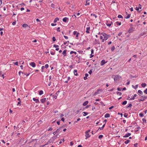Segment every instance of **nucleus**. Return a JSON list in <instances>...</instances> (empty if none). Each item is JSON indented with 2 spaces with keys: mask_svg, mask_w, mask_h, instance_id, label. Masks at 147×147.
<instances>
[{
  "mask_svg": "<svg viewBox=\"0 0 147 147\" xmlns=\"http://www.w3.org/2000/svg\"><path fill=\"white\" fill-rule=\"evenodd\" d=\"M112 78H113L114 79V80L115 81L119 80L121 78V76H120L119 75H116L115 76L114 75L112 76Z\"/></svg>",
  "mask_w": 147,
  "mask_h": 147,
  "instance_id": "obj_1",
  "label": "nucleus"
},
{
  "mask_svg": "<svg viewBox=\"0 0 147 147\" xmlns=\"http://www.w3.org/2000/svg\"><path fill=\"white\" fill-rule=\"evenodd\" d=\"M104 36V39L102 40V42L104 41V40H107L109 37H110V36L109 35H108L106 34H105L103 35Z\"/></svg>",
  "mask_w": 147,
  "mask_h": 147,
  "instance_id": "obj_2",
  "label": "nucleus"
},
{
  "mask_svg": "<svg viewBox=\"0 0 147 147\" xmlns=\"http://www.w3.org/2000/svg\"><path fill=\"white\" fill-rule=\"evenodd\" d=\"M141 97L143 98V99H139L138 100L139 102L141 101H144L147 98V96H141Z\"/></svg>",
  "mask_w": 147,
  "mask_h": 147,
  "instance_id": "obj_3",
  "label": "nucleus"
},
{
  "mask_svg": "<svg viewBox=\"0 0 147 147\" xmlns=\"http://www.w3.org/2000/svg\"><path fill=\"white\" fill-rule=\"evenodd\" d=\"M59 92L60 91L59 90H58L57 92L53 96V98H55V99H56L57 98V96L58 95Z\"/></svg>",
  "mask_w": 147,
  "mask_h": 147,
  "instance_id": "obj_4",
  "label": "nucleus"
},
{
  "mask_svg": "<svg viewBox=\"0 0 147 147\" xmlns=\"http://www.w3.org/2000/svg\"><path fill=\"white\" fill-rule=\"evenodd\" d=\"M90 27L89 26L86 27V32L87 33L89 34L90 33Z\"/></svg>",
  "mask_w": 147,
  "mask_h": 147,
  "instance_id": "obj_5",
  "label": "nucleus"
},
{
  "mask_svg": "<svg viewBox=\"0 0 147 147\" xmlns=\"http://www.w3.org/2000/svg\"><path fill=\"white\" fill-rule=\"evenodd\" d=\"M61 127H60L59 129H58L56 131L54 132L53 133V134L54 135H55L57 133H58L60 130H61Z\"/></svg>",
  "mask_w": 147,
  "mask_h": 147,
  "instance_id": "obj_6",
  "label": "nucleus"
},
{
  "mask_svg": "<svg viewBox=\"0 0 147 147\" xmlns=\"http://www.w3.org/2000/svg\"><path fill=\"white\" fill-rule=\"evenodd\" d=\"M33 100L35 102L37 103H39L40 102L38 99H36L34 98H33Z\"/></svg>",
  "mask_w": 147,
  "mask_h": 147,
  "instance_id": "obj_7",
  "label": "nucleus"
},
{
  "mask_svg": "<svg viewBox=\"0 0 147 147\" xmlns=\"http://www.w3.org/2000/svg\"><path fill=\"white\" fill-rule=\"evenodd\" d=\"M30 65L33 67H34L36 66L35 63L34 62L30 63Z\"/></svg>",
  "mask_w": 147,
  "mask_h": 147,
  "instance_id": "obj_8",
  "label": "nucleus"
},
{
  "mask_svg": "<svg viewBox=\"0 0 147 147\" xmlns=\"http://www.w3.org/2000/svg\"><path fill=\"white\" fill-rule=\"evenodd\" d=\"M131 135V134L130 133H128L127 134H126L124 136H123V138H127L129 136H130Z\"/></svg>",
  "mask_w": 147,
  "mask_h": 147,
  "instance_id": "obj_9",
  "label": "nucleus"
},
{
  "mask_svg": "<svg viewBox=\"0 0 147 147\" xmlns=\"http://www.w3.org/2000/svg\"><path fill=\"white\" fill-rule=\"evenodd\" d=\"M106 62L105 61V60H102L100 64L101 65H104Z\"/></svg>",
  "mask_w": 147,
  "mask_h": 147,
  "instance_id": "obj_10",
  "label": "nucleus"
},
{
  "mask_svg": "<svg viewBox=\"0 0 147 147\" xmlns=\"http://www.w3.org/2000/svg\"><path fill=\"white\" fill-rule=\"evenodd\" d=\"M68 20V18L67 17H65L63 19V21L65 22H66L67 20Z\"/></svg>",
  "mask_w": 147,
  "mask_h": 147,
  "instance_id": "obj_11",
  "label": "nucleus"
},
{
  "mask_svg": "<svg viewBox=\"0 0 147 147\" xmlns=\"http://www.w3.org/2000/svg\"><path fill=\"white\" fill-rule=\"evenodd\" d=\"M85 136L86 137L85 139H87L88 138H89L90 136L89 135V134L86 133Z\"/></svg>",
  "mask_w": 147,
  "mask_h": 147,
  "instance_id": "obj_12",
  "label": "nucleus"
},
{
  "mask_svg": "<svg viewBox=\"0 0 147 147\" xmlns=\"http://www.w3.org/2000/svg\"><path fill=\"white\" fill-rule=\"evenodd\" d=\"M67 50H64L62 53V54L64 55V56H65L66 55V52L67 51Z\"/></svg>",
  "mask_w": 147,
  "mask_h": 147,
  "instance_id": "obj_13",
  "label": "nucleus"
},
{
  "mask_svg": "<svg viewBox=\"0 0 147 147\" xmlns=\"http://www.w3.org/2000/svg\"><path fill=\"white\" fill-rule=\"evenodd\" d=\"M77 70L76 69H75L74 71V75L75 76H77L78 75V74L77 73Z\"/></svg>",
  "mask_w": 147,
  "mask_h": 147,
  "instance_id": "obj_14",
  "label": "nucleus"
},
{
  "mask_svg": "<svg viewBox=\"0 0 147 147\" xmlns=\"http://www.w3.org/2000/svg\"><path fill=\"white\" fill-rule=\"evenodd\" d=\"M46 100V98H45L41 99L40 100V101L42 103H43L45 102V101Z\"/></svg>",
  "mask_w": 147,
  "mask_h": 147,
  "instance_id": "obj_15",
  "label": "nucleus"
},
{
  "mask_svg": "<svg viewBox=\"0 0 147 147\" xmlns=\"http://www.w3.org/2000/svg\"><path fill=\"white\" fill-rule=\"evenodd\" d=\"M110 116V115L109 113H107L105 115V118H107L109 117Z\"/></svg>",
  "mask_w": 147,
  "mask_h": 147,
  "instance_id": "obj_16",
  "label": "nucleus"
},
{
  "mask_svg": "<svg viewBox=\"0 0 147 147\" xmlns=\"http://www.w3.org/2000/svg\"><path fill=\"white\" fill-rule=\"evenodd\" d=\"M88 103V101H86L83 103V105L84 106H85Z\"/></svg>",
  "mask_w": 147,
  "mask_h": 147,
  "instance_id": "obj_17",
  "label": "nucleus"
},
{
  "mask_svg": "<svg viewBox=\"0 0 147 147\" xmlns=\"http://www.w3.org/2000/svg\"><path fill=\"white\" fill-rule=\"evenodd\" d=\"M0 76L2 77L3 78H4V75L3 74V72L2 71L0 72Z\"/></svg>",
  "mask_w": 147,
  "mask_h": 147,
  "instance_id": "obj_18",
  "label": "nucleus"
},
{
  "mask_svg": "<svg viewBox=\"0 0 147 147\" xmlns=\"http://www.w3.org/2000/svg\"><path fill=\"white\" fill-rule=\"evenodd\" d=\"M115 24H116L117 25H120L121 24V22H117L115 23Z\"/></svg>",
  "mask_w": 147,
  "mask_h": 147,
  "instance_id": "obj_19",
  "label": "nucleus"
},
{
  "mask_svg": "<svg viewBox=\"0 0 147 147\" xmlns=\"http://www.w3.org/2000/svg\"><path fill=\"white\" fill-rule=\"evenodd\" d=\"M59 20V19L58 18H55V19H54V23H56L57 22V21H58Z\"/></svg>",
  "mask_w": 147,
  "mask_h": 147,
  "instance_id": "obj_20",
  "label": "nucleus"
},
{
  "mask_svg": "<svg viewBox=\"0 0 147 147\" xmlns=\"http://www.w3.org/2000/svg\"><path fill=\"white\" fill-rule=\"evenodd\" d=\"M133 32V29L132 28H130L129 29L128 31V32L129 33H131Z\"/></svg>",
  "mask_w": 147,
  "mask_h": 147,
  "instance_id": "obj_21",
  "label": "nucleus"
},
{
  "mask_svg": "<svg viewBox=\"0 0 147 147\" xmlns=\"http://www.w3.org/2000/svg\"><path fill=\"white\" fill-rule=\"evenodd\" d=\"M83 115L84 116H86L88 114V113L87 112H84L82 113Z\"/></svg>",
  "mask_w": 147,
  "mask_h": 147,
  "instance_id": "obj_22",
  "label": "nucleus"
},
{
  "mask_svg": "<svg viewBox=\"0 0 147 147\" xmlns=\"http://www.w3.org/2000/svg\"><path fill=\"white\" fill-rule=\"evenodd\" d=\"M146 86V83H142L141 84V86L142 87L144 88Z\"/></svg>",
  "mask_w": 147,
  "mask_h": 147,
  "instance_id": "obj_23",
  "label": "nucleus"
},
{
  "mask_svg": "<svg viewBox=\"0 0 147 147\" xmlns=\"http://www.w3.org/2000/svg\"><path fill=\"white\" fill-rule=\"evenodd\" d=\"M80 34V33L78 32L77 34L76 35V38L77 39H78V36Z\"/></svg>",
  "mask_w": 147,
  "mask_h": 147,
  "instance_id": "obj_24",
  "label": "nucleus"
},
{
  "mask_svg": "<svg viewBox=\"0 0 147 147\" xmlns=\"http://www.w3.org/2000/svg\"><path fill=\"white\" fill-rule=\"evenodd\" d=\"M130 142V140H127L126 141H125L124 142V143L125 144H128L129 142Z\"/></svg>",
  "mask_w": 147,
  "mask_h": 147,
  "instance_id": "obj_25",
  "label": "nucleus"
},
{
  "mask_svg": "<svg viewBox=\"0 0 147 147\" xmlns=\"http://www.w3.org/2000/svg\"><path fill=\"white\" fill-rule=\"evenodd\" d=\"M136 94H134L133 96V97L131 98V99H132V100H134L135 99V97H136L137 96Z\"/></svg>",
  "mask_w": 147,
  "mask_h": 147,
  "instance_id": "obj_26",
  "label": "nucleus"
},
{
  "mask_svg": "<svg viewBox=\"0 0 147 147\" xmlns=\"http://www.w3.org/2000/svg\"><path fill=\"white\" fill-rule=\"evenodd\" d=\"M127 103V101L126 100H125L122 103V105H125Z\"/></svg>",
  "mask_w": 147,
  "mask_h": 147,
  "instance_id": "obj_27",
  "label": "nucleus"
},
{
  "mask_svg": "<svg viewBox=\"0 0 147 147\" xmlns=\"http://www.w3.org/2000/svg\"><path fill=\"white\" fill-rule=\"evenodd\" d=\"M138 92L139 94H143L141 90H139L138 91Z\"/></svg>",
  "mask_w": 147,
  "mask_h": 147,
  "instance_id": "obj_28",
  "label": "nucleus"
},
{
  "mask_svg": "<svg viewBox=\"0 0 147 147\" xmlns=\"http://www.w3.org/2000/svg\"><path fill=\"white\" fill-rule=\"evenodd\" d=\"M28 26V25L27 24H24L23 25H22V26L23 27H26L27 26Z\"/></svg>",
  "mask_w": 147,
  "mask_h": 147,
  "instance_id": "obj_29",
  "label": "nucleus"
},
{
  "mask_svg": "<svg viewBox=\"0 0 147 147\" xmlns=\"http://www.w3.org/2000/svg\"><path fill=\"white\" fill-rule=\"evenodd\" d=\"M130 15H131L130 14H128L127 16V17H125V18L126 19L129 18L130 17Z\"/></svg>",
  "mask_w": 147,
  "mask_h": 147,
  "instance_id": "obj_30",
  "label": "nucleus"
},
{
  "mask_svg": "<svg viewBox=\"0 0 147 147\" xmlns=\"http://www.w3.org/2000/svg\"><path fill=\"white\" fill-rule=\"evenodd\" d=\"M138 85H136L135 86H134V85H132V87L136 89L138 87Z\"/></svg>",
  "mask_w": 147,
  "mask_h": 147,
  "instance_id": "obj_31",
  "label": "nucleus"
},
{
  "mask_svg": "<svg viewBox=\"0 0 147 147\" xmlns=\"http://www.w3.org/2000/svg\"><path fill=\"white\" fill-rule=\"evenodd\" d=\"M43 94V91L42 90H40L39 91V94L40 95H41Z\"/></svg>",
  "mask_w": 147,
  "mask_h": 147,
  "instance_id": "obj_32",
  "label": "nucleus"
},
{
  "mask_svg": "<svg viewBox=\"0 0 147 147\" xmlns=\"http://www.w3.org/2000/svg\"><path fill=\"white\" fill-rule=\"evenodd\" d=\"M72 53H74L75 55H76L77 54V53L76 52L71 51L70 52V54H71Z\"/></svg>",
  "mask_w": 147,
  "mask_h": 147,
  "instance_id": "obj_33",
  "label": "nucleus"
},
{
  "mask_svg": "<svg viewBox=\"0 0 147 147\" xmlns=\"http://www.w3.org/2000/svg\"><path fill=\"white\" fill-rule=\"evenodd\" d=\"M111 23H108L107 24V25L109 27H110L111 26V24H112V22H111Z\"/></svg>",
  "mask_w": 147,
  "mask_h": 147,
  "instance_id": "obj_34",
  "label": "nucleus"
},
{
  "mask_svg": "<svg viewBox=\"0 0 147 147\" xmlns=\"http://www.w3.org/2000/svg\"><path fill=\"white\" fill-rule=\"evenodd\" d=\"M87 0H86V4H85V5L86 6L88 5H89L90 4V3L89 2H87Z\"/></svg>",
  "mask_w": 147,
  "mask_h": 147,
  "instance_id": "obj_35",
  "label": "nucleus"
},
{
  "mask_svg": "<svg viewBox=\"0 0 147 147\" xmlns=\"http://www.w3.org/2000/svg\"><path fill=\"white\" fill-rule=\"evenodd\" d=\"M115 49V47L114 46H113L111 47V51H114V50Z\"/></svg>",
  "mask_w": 147,
  "mask_h": 147,
  "instance_id": "obj_36",
  "label": "nucleus"
},
{
  "mask_svg": "<svg viewBox=\"0 0 147 147\" xmlns=\"http://www.w3.org/2000/svg\"><path fill=\"white\" fill-rule=\"evenodd\" d=\"M128 115V114L127 113H125L124 114V116L125 117H127Z\"/></svg>",
  "mask_w": 147,
  "mask_h": 147,
  "instance_id": "obj_37",
  "label": "nucleus"
},
{
  "mask_svg": "<svg viewBox=\"0 0 147 147\" xmlns=\"http://www.w3.org/2000/svg\"><path fill=\"white\" fill-rule=\"evenodd\" d=\"M117 94L118 95H119L120 96H121L122 95V93L121 92H117Z\"/></svg>",
  "mask_w": 147,
  "mask_h": 147,
  "instance_id": "obj_38",
  "label": "nucleus"
},
{
  "mask_svg": "<svg viewBox=\"0 0 147 147\" xmlns=\"http://www.w3.org/2000/svg\"><path fill=\"white\" fill-rule=\"evenodd\" d=\"M139 116L140 117H143V116H144V115L142 113H140L139 114Z\"/></svg>",
  "mask_w": 147,
  "mask_h": 147,
  "instance_id": "obj_39",
  "label": "nucleus"
},
{
  "mask_svg": "<svg viewBox=\"0 0 147 147\" xmlns=\"http://www.w3.org/2000/svg\"><path fill=\"white\" fill-rule=\"evenodd\" d=\"M91 15L93 16H94L95 18H96L97 17V16L94 14L92 13V14H91Z\"/></svg>",
  "mask_w": 147,
  "mask_h": 147,
  "instance_id": "obj_40",
  "label": "nucleus"
},
{
  "mask_svg": "<svg viewBox=\"0 0 147 147\" xmlns=\"http://www.w3.org/2000/svg\"><path fill=\"white\" fill-rule=\"evenodd\" d=\"M142 120L143 122L145 123H146V120L145 118H143L142 119Z\"/></svg>",
  "mask_w": 147,
  "mask_h": 147,
  "instance_id": "obj_41",
  "label": "nucleus"
},
{
  "mask_svg": "<svg viewBox=\"0 0 147 147\" xmlns=\"http://www.w3.org/2000/svg\"><path fill=\"white\" fill-rule=\"evenodd\" d=\"M144 92L146 94H147V88H146L144 91Z\"/></svg>",
  "mask_w": 147,
  "mask_h": 147,
  "instance_id": "obj_42",
  "label": "nucleus"
},
{
  "mask_svg": "<svg viewBox=\"0 0 147 147\" xmlns=\"http://www.w3.org/2000/svg\"><path fill=\"white\" fill-rule=\"evenodd\" d=\"M92 69H91L88 72V73L90 74H91L92 73Z\"/></svg>",
  "mask_w": 147,
  "mask_h": 147,
  "instance_id": "obj_43",
  "label": "nucleus"
},
{
  "mask_svg": "<svg viewBox=\"0 0 147 147\" xmlns=\"http://www.w3.org/2000/svg\"><path fill=\"white\" fill-rule=\"evenodd\" d=\"M103 137V136L102 135H99L98 136V138L100 139L101 138H102Z\"/></svg>",
  "mask_w": 147,
  "mask_h": 147,
  "instance_id": "obj_44",
  "label": "nucleus"
},
{
  "mask_svg": "<svg viewBox=\"0 0 147 147\" xmlns=\"http://www.w3.org/2000/svg\"><path fill=\"white\" fill-rule=\"evenodd\" d=\"M118 18H123V17L121 15H119L118 16Z\"/></svg>",
  "mask_w": 147,
  "mask_h": 147,
  "instance_id": "obj_45",
  "label": "nucleus"
},
{
  "mask_svg": "<svg viewBox=\"0 0 147 147\" xmlns=\"http://www.w3.org/2000/svg\"><path fill=\"white\" fill-rule=\"evenodd\" d=\"M59 46L58 45H53V47H55L56 48H57V47H59Z\"/></svg>",
  "mask_w": 147,
  "mask_h": 147,
  "instance_id": "obj_46",
  "label": "nucleus"
},
{
  "mask_svg": "<svg viewBox=\"0 0 147 147\" xmlns=\"http://www.w3.org/2000/svg\"><path fill=\"white\" fill-rule=\"evenodd\" d=\"M49 67V65L48 64H46L45 65V67L47 69Z\"/></svg>",
  "mask_w": 147,
  "mask_h": 147,
  "instance_id": "obj_47",
  "label": "nucleus"
},
{
  "mask_svg": "<svg viewBox=\"0 0 147 147\" xmlns=\"http://www.w3.org/2000/svg\"><path fill=\"white\" fill-rule=\"evenodd\" d=\"M19 62V64H23L24 63V61H20Z\"/></svg>",
  "mask_w": 147,
  "mask_h": 147,
  "instance_id": "obj_48",
  "label": "nucleus"
},
{
  "mask_svg": "<svg viewBox=\"0 0 147 147\" xmlns=\"http://www.w3.org/2000/svg\"><path fill=\"white\" fill-rule=\"evenodd\" d=\"M78 33L77 31H74L73 32V34L74 35H76Z\"/></svg>",
  "mask_w": 147,
  "mask_h": 147,
  "instance_id": "obj_49",
  "label": "nucleus"
},
{
  "mask_svg": "<svg viewBox=\"0 0 147 147\" xmlns=\"http://www.w3.org/2000/svg\"><path fill=\"white\" fill-rule=\"evenodd\" d=\"M52 39H53V41H55L56 40L55 37L54 36L53 37Z\"/></svg>",
  "mask_w": 147,
  "mask_h": 147,
  "instance_id": "obj_50",
  "label": "nucleus"
},
{
  "mask_svg": "<svg viewBox=\"0 0 147 147\" xmlns=\"http://www.w3.org/2000/svg\"><path fill=\"white\" fill-rule=\"evenodd\" d=\"M14 63V64L15 65H18V61H16L15 63Z\"/></svg>",
  "mask_w": 147,
  "mask_h": 147,
  "instance_id": "obj_51",
  "label": "nucleus"
},
{
  "mask_svg": "<svg viewBox=\"0 0 147 147\" xmlns=\"http://www.w3.org/2000/svg\"><path fill=\"white\" fill-rule=\"evenodd\" d=\"M60 27H58L57 29V31L59 32H60Z\"/></svg>",
  "mask_w": 147,
  "mask_h": 147,
  "instance_id": "obj_52",
  "label": "nucleus"
},
{
  "mask_svg": "<svg viewBox=\"0 0 147 147\" xmlns=\"http://www.w3.org/2000/svg\"><path fill=\"white\" fill-rule=\"evenodd\" d=\"M117 90L118 91H121L122 90V88H117Z\"/></svg>",
  "mask_w": 147,
  "mask_h": 147,
  "instance_id": "obj_53",
  "label": "nucleus"
},
{
  "mask_svg": "<svg viewBox=\"0 0 147 147\" xmlns=\"http://www.w3.org/2000/svg\"><path fill=\"white\" fill-rule=\"evenodd\" d=\"M45 67L44 66H42L41 67V69H42V72H43V69H44L45 68Z\"/></svg>",
  "mask_w": 147,
  "mask_h": 147,
  "instance_id": "obj_54",
  "label": "nucleus"
},
{
  "mask_svg": "<svg viewBox=\"0 0 147 147\" xmlns=\"http://www.w3.org/2000/svg\"><path fill=\"white\" fill-rule=\"evenodd\" d=\"M134 146L135 147H138L137 143H136L134 144Z\"/></svg>",
  "mask_w": 147,
  "mask_h": 147,
  "instance_id": "obj_55",
  "label": "nucleus"
},
{
  "mask_svg": "<svg viewBox=\"0 0 147 147\" xmlns=\"http://www.w3.org/2000/svg\"><path fill=\"white\" fill-rule=\"evenodd\" d=\"M51 54L52 55H54L55 54V52H52V51H51Z\"/></svg>",
  "mask_w": 147,
  "mask_h": 147,
  "instance_id": "obj_56",
  "label": "nucleus"
},
{
  "mask_svg": "<svg viewBox=\"0 0 147 147\" xmlns=\"http://www.w3.org/2000/svg\"><path fill=\"white\" fill-rule=\"evenodd\" d=\"M132 106V104H129V106L127 107H131Z\"/></svg>",
  "mask_w": 147,
  "mask_h": 147,
  "instance_id": "obj_57",
  "label": "nucleus"
},
{
  "mask_svg": "<svg viewBox=\"0 0 147 147\" xmlns=\"http://www.w3.org/2000/svg\"><path fill=\"white\" fill-rule=\"evenodd\" d=\"M131 99V98L129 96H128L127 98V100H131L132 99Z\"/></svg>",
  "mask_w": 147,
  "mask_h": 147,
  "instance_id": "obj_58",
  "label": "nucleus"
},
{
  "mask_svg": "<svg viewBox=\"0 0 147 147\" xmlns=\"http://www.w3.org/2000/svg\"><path fill=\"white\" fill-rule=\"evenodd\" d=\"M56 24L52 23L51 24V25L52 26H56Z\"/></svg>",
  "mask_w": 147,
  "mask_h": 147,
  "instance_id": "obj_59",
  "label": "nucleus"
},
{
  "mask_svg": "<svg viewBox=\"0 0 147 147\" xmlns=\"http://www.w3.org/2000/svg\"><path fill=\"white\" fill-rule=\"evenodd\" d=\"M115 88H113L112 89L109 90V91H112L113 90H114Z\"/></svg>",
  "mask_w": 147,
  "mask_h": 147,
  "instance_id": "obj_60",
  "label": "nucleus"
},
{
  "mask_svg": "<svg viewBox=\"0 0 147 147\" xmlns=\"http://www.w3.org/2000/svg\"><path fill=\"white\" fill-rule=\"evenodd\" d=\"M21 103V101H20L18 103L17 105H20V103Z\"/></svg>",
  "mask_w": 147,
  "mask_h": 147,
  "instance_id": "obj_61",
  "label": "nucleus"
},
{
  "mask_svg": "<svg viewBox=\"0 0 147 147\" xmlns=\"http://www.w3.org/2000/svg\"><path fill=\"white\" fill-rule=\"evenodd\" d=\"M135 9L136 10L138 11H139V8L137 7H136Z\"/></svg>",
  "mask_w": 147,
  "mask_h": 147,
  "instance_id": "obj_62",
  "label": "nucleus"
},
{
  "mask_svg": "<svg viewBox=\"0 0 147 147\" xmlns=\"http://www.w3.org/2000/svg\"><path fill=\"white\" fill-rule=\"evenodd\" d=\"M16 21H15V22H14L12 23V25H14L16 24Z\"/></svg>",
  "mask_w": 147,
  "mask_h": 147,
  "instance_id": "obj_63",
  "label": "nucleus"
},
{
  "mask_svg": "<svg viewBox=\"0 0 147 147\" xmlns=\"http://www.w3.org/2000/svg\"><path fill=\"white\" fill-rule=\"evenodd\" d=\"M63 36L66 39H67L68 38V37L67 36Z\"/></svg>",
  "mask_w": 147,
  "mask_h": 147,
  "instance_id": "obj_64",
  "label": "nucleus"
}]
</instances>
